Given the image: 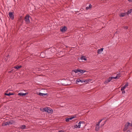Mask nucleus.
Listing matches in <instances>:
<instances>
[{
	"mask_svg": "<svg viewBox=\"0 0 132 132\" xmlns=\"http://www.w3.org/2000/svg\"><path fill=\"white\" fill-rule=\"evenodd\" d=\"M14 94V93H11V95H13Z\"/></svg>",
	"mask_w": 132,
	"mask_h": 132,
	"instance_id": "38",
	"label": "nucleus"
},
{
	"mask_svg": "<svg viewBox=\"0 0 132 132\" xmlns=\"http://www.w3.org/2000/svg\"><path fill=\"white\" fill-rule=\"evenodd\" d=\"M26 95V93H23V96H25Z\"/></svg>",
	"mask_w": 132,
	"mask_h": 132,
	"instance_id": "34",
	"label": "nucleus"
},
{
	"mask_svg": "<svg viewBox=\"0 0 132 132\" xmlns=\"http://www.w3.org/2000/svg\"><path fill=\"white\" fill-rule=\"evenodd\" d=\"M131 13H132V9H130L128 11V12H126V13H127V14H130Z\"/></svg>",
	"mask_w": 132,
	"mask_h": 132,
	"instance_id": "17",
	"label": "nucleus"
},
{
	"mask_svg": "<svg viewBox=\"0 0 132 132\" xmlns=\"http://www.w3.org/2000/svg\"><path fill=\"white\" fill-rule=\"evenodd\" d=\"M91 7V4H89V7H86V10H88Z\"/></svg>",
	"mask_w": 132,
	"mask_h": 132,
	"instance_id": "22",
	"label": "nucleus"
},
{
	"mask_svg": "<svg viewBox=\"0 0 132 132\" xmlns=\"http://www.w3.org/2000/svg\"><path fill=\"white\" fill-rule=\"evenodd\" d=\"M102 119L99 121L98 122H97L95 130L96 131H98L99 129L100 126V124L101 121H102Z\"/></svg>",
	"mask_w": 132,
	"mask_h": 132,
	"instance_id": "1",
	"label": "nucleus"
},
{
	"mask_svg": "<svg viewBox=\"0 0 132 132\" xmlns=\"http://www.w3.org/2000/svg\"><path fill=\"white\" fill-rule=\"evenodd\" d=\"M128 27L127 26H126V27H124V28L126 29H128Z\"/></svg>",
	"mask_w": 132,
	"mask_h": 132,
	"instance_id": "32",
	"label": "nucleus"
},
{
	"mask_svg": "<svg viewBox=\"0 0 132 132\" xmlns=\"http://www.w3.org/2000/svg\"><path fill=\"white\" fill-rule=\"evenodd\" d=\"M7 122L8 123V125H10L15 123V121L12 120H11L9 121H8Z\"/></svg>",
	"mask_w": 132,
	"mask_h": 132,
	"instance_id": "7",
	"label": "nucleus"
},
{
	"mask_svg": "<svg viewBox=\"0 0 132 132\" xmlns=\"http://www.w3.org/2000/svg\"><path fill=\"white\" fill-rule=\"evenodd\" d=\"M76 81L77 82H80L82 83L83 82H86V80H80L79 79H78L76 80Z\"/></svg>",
	"mask_w": 132,
	"mask_h": 132,
	"instance_id": "8",
	"label": "nucleus"
},
{
	"mask_svg": "<svg viewBox=\"0 0 132 132\" xmlns=\"http://www.w3.org/2000/svg\"><path fill=\"white\" fill-rule=\"evenodd\" d=\"M38 95L40 96H44L45 95H47V93H39L38 94Z\"/></svg>",
	"mask_w": 132,
	"mask_h": 132,
	"instance_id": "11",
	"label": "nucleus"
},
{
	"mask_svg": "<svg viewBox=\"0 0 132 132\" xmlns=\"http://www.w3.org/2000/svg\"><path fill=\"white\" fill-rule=\"evenodd\" d=\"M5 95L10 96L11 95V93H10L8 94L5 93Z\"/></svg>",
	"mask_w": 132,
	"mask_h": 132,
	"instance_id": "27",
	"label": "nucleus"
},
{
	"mask_svg": "<svg viewBox=\"0 0 132 132\" xmlns=\"http://www.w3.org/2000/svg\"><path fill=\"white\" fill-rule=\"evenodd\" d=\"M8 14L9 17L12 20H13L14 19V16L13 12H10Z\"/></svg>",
	"mask_w": 132,
	"mask_h": 132,
	"instance_id": "4",
	"label": "nucleus"
},
{
	"mask_svg": "<svg viewBox=\"0 0 132 132\" xmlns=\"http://www.w3.org/2000/svg\"><path fill=\"white\" fill-rule=\"evenodd\" d=\"M81 59L82 60H84V61L86 60V59L85 57L84 56H82L81 57Z\"/></svg>",
	"mask_w": 132,
	"mask_h": 132,
	"instance_id": "16",
	"label": "nucleus"
},
{
	"mask_svg": "<svg viewBox=\"0 0 132 132\" xmlns=\"http://www.w3.org/2000/svg\"><path fill=\"white\" fill-rule=\"evenodd\" d=\"M121 91H122V93H125V91L124 90V89H123V90L122 88H121Z\"/></svg>",
	"mask_w": 132,
	"mask_h": 132,
	"instance_id": "30",
	"label": "nucleus"
},
{
	"mask_svg": "<svg viewBox=\"0 0 132 132\" xmlns=\"http://www.w3.org/2000/svg\"><path fill=\"white\" fill-rule=\"evenodd\" d=\"M7 125H8V123L7 121L3 123L2 124V126H7Z\"/></svg>",
	"mask_w": 132,
	"mask_h": 132,
	"instance_id": "15",
	"label": "nucleus"
},
{
	"mask_svg": "<svg viewBox=\"0 0 132 132\" xmlns=\"http://www.w3.org/2000/svg\"><path fill=\"white\" fill-rule=\"evenodd\" d=\"M72 72L73 71L75 73H76L79 72V69H75L72 71Z\"/></svg>",
	"mask_w": 132,
	"mask_h": 132,
	"instance_id": "21",
	"label": "nucleus"
},
{
	"mask_svg": "<svg viewBox=\"0 0 132 132\" xmlns=\"http://www.w3.org/2000/svg\"><path fill=\"white\" fill-rule=\"evenodd\" d=\"M22 66L21 65H16L14 67V69H18L21 68Z\"/></svg>",
	"mask_w": 132,
	"mask_h": 132,
	"instance_id": "13",
	"label": "nucleus"
},
{
	"mask_svg": "<svg viewBox=\"0 0 132 132\" xmlns=\"http://www.w3.org/2000/svg\"><path fill=\"white\" fill-rule=\"evenodd\" d=\"M69 120L68 118H67L65 119L66 121L68 122L69 121Z\"/></svg>",
	"mask_w": 132,
	"mask_h": 132,
	"instance_id": "29",
	"label": "nucleus"
},
{
	"mask_svg": "<svg viewBox=\"0 0 132 132\" xmlns=\"http://www.w3.org/2000/svg\"><path fill=\"white\" fill-rule=\"evenodd\" d=\"M48 108H44L43 109V111H46L47 112V110H48Z\"/></svg>",
	"mask_w": 132,
	"mask_h": 132,
	"instance_id": "23",
	"label": "nucleus"
},
{
	"mask_svg": "<svg viewBox=\"0 0 132 132\" xmlns=\"http://www.w3.org/2000/svg\"><path fill=\"white\" fill-rule=\"evenodd\" d=\"M18 95L23 96V93H20L18 94Z\"/></svg>",
	"mask_w": 132,
	"mask_h": 132,
	"instance_id": "26",
	"label": "nucleus"
},
{
	"mask_svg": "<svg viewBox=\"0 0 132 132\" xmlns=\"http://www.w3.org/2000/svg\"><path fill=\"white\" fill-rule=\"evenodd\" d=\"M127 132H131L130 130H128L127 131Z\"/></svg>",
	"mask_w": 132,
	"mask_h": 132,
	"instance_id": "36",
	"label": "nucleus"
},
{
	"mask_svg": "<svg viewBox=\"0 0 132 132\" xmlns=\"http://www.w3.org/2000/svg\"><path fill=\"white\" fill-rule=\"evenodd\" d=\"M86 72V71L85 70H81L80 69H79V72L80 73H82Z\"/></svg>",
	"mask_w": 132,
	"mask_h": 132,
	"instance_id": "18",
	"label": "nucleus"
},
{
	"mask_svg": "<svg viewBox=\"0 0 132 132\" xmlns=\"http://www.w3.org/2000/svg\"><path fill=\"white\" fill-rule=\"evenodd\" d=\"M30 17L29 15H26L25 17V20L26 22L27 23H29L30 22L29 20V18Z\"/></svg>",
	"mask_w": 132,
	"mask_h": 132,
	"instance_id": "2",
	"label": "nucleus"
},
{
	"mask_svg": "<svg viewBox=\"0 0 132 132\" xmlns=\"http://www.w3.org/2000/svg\"><path fill=\"white\" fill-rule=\"evenodd\" d=\"M130 126L132 127V121L131 123H130Z\"/></svg>",
	"mask_w": 132,
	"mask_h": 132,
	"instance_id": "37",
	"label": "nucleus"
},
{
	"mask_svg": "<svg viewBox=\"0 0 132 132\" xmlns=\"http://www.w3.org/2000/svg\"><path fill=\"white\" fill-rule=\"evenodd\" d=\"M111 78H112V79H118V77L116 76V77H111Z\"/></svg>",
	"mask_w": 132,
	"mask_h": 132,
	"instance_id": "24",
	"label": "nucleus"
},
{
	"mask_svg": "<svg viewBox=\"0 0 132 132\" xmlns=\"http://www.w3.org/2000/svg\"><path fill=\"white\" fill-rule=\"evenodd\" d=\"M75 118V117H74L73 116L72 117H70V118H68L69 119V120H71L72 119H73Z\"/></svg>",
	"mask_w": 132,
	"mask_h": 132,
	"instance_id": "28",
	"label": "nucleus"
},
{
	"mask_svg": "<svg viewBox=\"0 0 132 132\" xmlns=\"http://www.w3.org/2000/svg\"><path fill=\"white\" fill-rule=\"evenodd\" d=\"M26 126L24 125L21 126L20 128L22 129H24L25 128Z\"/></svg>",
	"mask_w": 132,
	"mask_h": 132,
	"instance_id": "20",
	"label": "nucleus"
},
{
	"mask_svg": "<svg viewBox=\"0 0 132 132\" xmlns=\"http://www.w3.org/2000/svg\"><path fill=\"white\" fill-rule=\"evenodd\" d=\"M67 27L64 26L62 28H61L60 30L61 31L63 32H65V31L67 30Z\"/></svg>",
	"mask_w": 132,
	"mask_h": 132,
	"instance_id": "6",
	"label": "nucleus"
},
{
	"mask_svg": "<svg viewBox=\"0 0 132 132\" xmlns=\"http://www.w3.org/2000/svg\"><path fill=\"white\" fill-rule=\"evenodd\" d=\"M127 14V13H121L120 14V16L121 17H123L125 16Z\"/></svg>",
	"mask_w": 132,
	"mask_h": 132,
	"instance_id": "14",
	"label": "nucleus"
},
{
	"mask_svg": "<svg viewBox=\"0 0 132 132\" xmlns=\"http://www.w3.org/2000/svg\"><path fill=\"white\" fill-rule=\"evenodd\" d=\"M117 76L119 78L121 76L120 73H119L117 75Z\"/></svg>",
	"mask_w": 132,
	"mask_h": 132,
	"instance_id": "25",
	"label": "nucleus"
},
{
	"mask_svg": "<svg viewBox=\"0 0 132 132\" xmlns=\"http://www.w3.org/2000/svg\"><path fill=\"white\" fill-rule=\"evenodd\" d=\"M128 1L130 2H132V0H128Z\"/></svg>",
	"mask_w": 132,
	"mask_h": 132,
	"instance_id": "35",
	"label": "nucleus"
},
{
	"mask_svg": "<svg viewBox=\"0 0 132 132\" xmlns=\"http://www.w3.org/2000/svg\"><path fill=\"white\" fill-rule=\"evenodd\" d=\"M47 112L49 113H51L53 111L50 108H48V110H47Z\"/></svg>",
	"mask_w": 132,
	"mask_h": 132,
	"instance_id": "12",
	"label": "nucleus"
},
{
	"mask_svg": "<svg viewBox=\"0 0 132 132\" xmlns=\"http://www.w3.org/2000/svg\"><path fill=\"white\" fill-rule=\"evenodd\" d=\"M104 124H105V123H104L102 125H101V127H102L104 125Z\"/></svg>",
	"mask_w": 132,
	"mask_h": 132,
	"instance_id": "33",
	"label": "nucleus"
},
{
	"mask_svg": "<svg viewBox=\"0 0 132 132\" xmlns=\"http://www.w3.org/2000/svg\"><path fill=\"white\" fill-rule=\"evenodd\" d=\"M112 80L111 77H110L108 79L106 80L104 82V83L105 84H106L108 83L111 81Z\"/></svg>",
	"mask_w": 132,
	"mask_h": 132,
	"instance_id": "5",
	"label": "nucleus"
},
{
	"mask_svg": "<svg viewBox=\"0 0 132 132\" xmlns=\"http://www.w3.org/2000/svg\"><path fill=\"white\" fill-rule=\"evenodd\" d=\"M81 121L79 122L78 123V125L77 126V125H76L75 126V128H80V124H81Z\"/></svg>",
	"mask_w": 132,
	"mask_h": 132,
	"instance_id": "10",
	"label": "nucleus"
},
{
	"mask_svg": "<svg viewBox=\"0 0 132 132\" xmlns=\"http://www.w3.org/2000/svg\"><path fill=\"white\" fill-rule=\"evenodd\" d=\"M103 48H102L100 49H98L97 50V53L98 54H101L102 52L103 51Z\"/></svg>",
	"mask_w": 132,
	"mask_h": 132,
	"instance_id": "9",
	"label": "nucleus"
},
{
	"mask_svg": "<svg viewBox=\"0 0 132 132\" xmlns=\"http://www.w3.org/2000/svg\"><path fill=\"white\" fill-rule=\"evenodd\" d=\"M64 130H59L58 131V132H64Z\"/></svg>",
	"mask_w": 132,
	"mask_h": 132,
	"instance_id": "31",
	"label": "nucleus"
},
{
	"mask_svg": "<svg viewBox=\"0 0 132 132\" xmlns=\"http://www.w3.org/2000/svg\"><path fill=\"white\" fill-rule=\"evenodd\" d=\"M128 86V84H126L123 87H122L121 88H122L123 90L125 89L126 88V87Z\"/></svg>",
	"mask_w": 132,
	"mask_h": 132,
	"instance_id": "19",
	"label": "nucleus"
},
{
	"mask_svg": "<svg viewBox=\"0 0 132 132\" xmlns=\"http://www.w3.org/2000/svg\"><path fill=\"white\" fill-rule=\"evenodd\" d=\"M130 123H129V122H127V123L125 125V127L123 128V131H126V130L128 129V127L129 126H130Z\"/></svg>",
	"mask_w": 132,
	"mask_h": 132,
	"instance_id": "3",
	"label": "nucleus"
}]
</instances>
